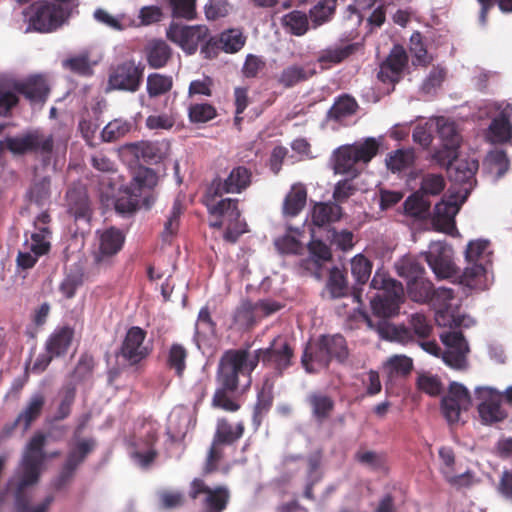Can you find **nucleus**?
I'll list each match as a JSON object with an SVG mask.
<instances>
[{
    "instance_id": "16",
    "label": "nucleus",
    "mask_w": 512,
    "mask_h": 512,
    "mask_svg": "<svg viewBox=\"0 0 512 512\" xmlns=\"http://www.w3.org/2000/svg\"><path fill=\"white\" fill-rule=\"evenodd\" d=\"M23 95L32 104V74L25 77V82L12 79L0 81V116H6L16 106Z\"/></svg>"
},
{
    "instance_id": "47",
    "label": "nucleus",
    "mask_w": 512,
    "mask_h": 512,
    "mask_svg": "<svg viewBox=\"0 0 512 512\" xmlns=\"http://www.w3.org/2000/svg\"><path fill=\"white\" fill-rule=\"evenodd\" d=\"M69 209L78 217L84 216L88 210V197L83 186L70 187L66 193Z\"/></svg>"
},
{
    "instance_id": "2",
    "label": "nucleus",
    "mask_w": 512,
    "mask_h": 512,
    "mask_svg": "<svg viewBox=\"0 0 512 512\" xmlns=\"http://www.w3.org/2000/svg\"><path fill=\"white\" fill-rule=\"evenodd\" d=\"M370 285L376 291L370 299L371 309L379 320L376 324L372 320H368L369 326H375L379 336L383 339L400 343L408 342L411 338L408 329L386 321L399 313L400 305L404 300L402 284L391 278L386 272L377 270Z\"/></svg>"
},
{
    "instance_id": "52",
    "label": "nucleus",
    "mask_w": 512,
    "mask_h": 512,
    "mask_svg": "<svg viewBox=\"0 0 512 512\" xmlns=\"http://www.w3.org/2000/svg\"><path fill=\"white\" fill-rule=\"evenodd\" d=\"M298 229H289V231L281 237L275 239L276 249L281 254H299L303 250V245L298 239Z\"/></svg>"
},
{
    "instance_id": "25",
    "label": "nucleus",
    "mask_w": 512,
    "mask_h": 512,
    "mask_svg": "<svg viewBox=\"0 0 512 512\" xmlns=\"http://www.w3.org/2000/svg\"><path fill=\"white\" fill-rule=\"evenodd\" d=\"M495 107L499 115L491 122L487 136L493 143H503L512 137V125L509 120L512 117V105L502 102L495 104Z\"/></svg>"
},
{
    "instance_id": "37",
    "label": "nucleus",
    "mask_w": 512,
    "mask_h": 512,
    "mask_svg": "<svg viewBox=\"0 0 512 512\" xmlns=\"http://www.w3.org/2000/svg\"><path fill=\"white\" fill-rule=\"evenodd\" d=\"M94 19L115 31H124L134 25V20L126 14H110L108 11L98 8L94 11Z\"/></svg>"
},
{
    "instance_id": "12",
    "label": "nucleus",
    "mask_w": 512,
    "mask_h": 512,
    "mask_svg": "<svg viewBox=\"0 0 512 512\" xmlns=\"http://www.w3.org/2000/svg\"><path fill=\"white\" fill-rule=\"evenodd\" d=\"M471 406L468 389L461 383L451 382L448 393L442 398L441 410L446 420L453 424L461 420V414Z\"/></svg>"
},
{
    "instance_id": "38",
    "label": "nucleus",
    "mask_w": 512,
    "mask_h": 512,
    "mask_svg": "<svg viewBox=\"0 0 512 512\" xmlns=\"http://www.w3.org/2000/svg\"><path fill=\"white\" fill-rule=\"evenodd\" d=\"M489 266L490 264L485 263H467L461 276V282L469 288H482Z\"/></svg>"
},
{
    "instance_id": "43",
    "label": "nucleus",
    "mask_w": 512,
    "mask_h": 512,
    "mask_svg": "<svg viewBox=\"0 0 512 512\" xmlns=\"http://www.w3.org/2000/svg\"><path fill=\"white\" fill-rule=\"evenodd\" d=\"M307 193L304 186L293 185L283 205L285 215L296 216L306 204Z\"/></svg>"
},
{
    "instance_id": "28",
    "label": "nucleus",
    "mask_w": 512,
    "mask_h": 512,
    "mask_svg": "<svg viewBox=\"0 0 512 512\" xmlns=\"http://www.w3.org/2000/svg\"><path fill=\"white\" fill-rule=\"evenodd\" d=\"M94 442L89 439L81 440L71 449L64 467L57 478L55 485L60 488L73 475L77 466L85 459L87 454L93 449Z\"/></svg>"
},
{
    "instance_id": "11",
    "label": "nucleus",
    "mask_w": 512,
    "mask_h": 512,
    "mask_svg": "<svg viewBox=\"0 0 512 512\" xmlns=\"http://www.w3.org/2000/svg\"><path fill=\"white\" fill-rule=\"evenodd\" d=\"M143 80V68L134 60H126L114 67L109 75L108 86L112 90L136 92Z\"/></svg>"
},
{
    "instance_id": "17",
    "label": "nucleus",
    "mask_w": 512,
    "mask_h": 512,
    "mask_svg": "<svg viewBox=\"0 0 512 512\" xmlns=\"http://www.w3.org/2000/svg\"><path fill=\"white\" fill-rule=\"evenodd\" d=\"M435 131L440 139L443 151L435 153L437 161L444 158H454L460 147L462 137L456 123L450 118L443 116L435 117Z\"/></svg>"
},
{
    "instance_id": "30",
    "label": "nucleus",
    "mask_w": 512,
    "mask_h": 512,
    "mask_svg": "<svg viewBox=\"0 0 512 512\" xmlns=\"http://www.w3.org/2000/svg\"><path fill=\"white\" fill-rule=\"evenodd\" d=\"M412 368V359L405 355H393L382 365V371L388 383H393L400 378L406 377Z\"/></svg>"
},
{
    "instance_id": "53",
    "label": "nucleus",
    "mask_w": 512,
    "mask_h": 512,
    "mask_svg": "<svg viewBox=\"0 0 512 512\" xmlns=\"http://www.w3.org/2000/svg\"><path fill=\"white\" fill-rule=\"evenodd\" d=\"M308 402L314 417L318 420L326 418L334 405L333 400L329 396L319 392L310 394L308 396Z\"/></svg>"
},
{
    "instance_id": "62",
    "label": "nucleus",
    "mask_w": 512,
    "mask_h": 512,
    "mask_svg": "<svg viewBox=\"0 0 512 512\" xmlns=\"http://www.w3.org/2000/svg\"><path fill=\"white\" fill-rule=\"evenodd\" d=\"M435 117L429 118L425 123L418 124L412 134L413 141L423 148H427L433 140L435 131Z\"/></svg>"
},
{
    "instance_id": "59",
    "label": "nucleus",
    "mask_w": 512,
    "mask_h": 512,
    "mask_svg": "<svg viewBox=\"0 0 512 512\" xmlns=\"http://www.w3.org/2000/svg\"><path fill=\"white\" fill-rule=\"evenodd\" d=\"M258 319L256 305L250 302H242L234 313L235 324L243 328L253 325Z\"/></svg>"
},
{
    "instance_id": "50",
    "label": "nucleus",
    "mask_w": 512,
    "mask_h": 512,
    "mask_svg": "<svg viewBox=\"0 0 512 512\" xmlns=\"http://www.w3.org/2000/svg\"><path fill=\"white\" fill-rule=\"evenodd\" d=\"M312 74V70H307L299 65H291L282 70L278 76V82L288 88L307 80Z\"/></svg>"
},
{
    "instance_id": "22",
    "label": "nucleus",
    "mask_w": 512,
    "mask_h": 512,
    "mask_svg": "<svg viewBox=\"0 0 512 512\" xmlns=\"http://www.w3.org/2000/svg\"><path fill=\"white\" fill-rule=\"evenodd\" d=\"M204 496V507L206 512H221L226 508L229 500L227 488L219 486L214 489L208 487L202 480L194 479L191 483L190 496L196 499Z\"/></svg>"
},
{
    "instance_id": "51",
    "label": "nucleus",
    "mask_w": 512,
    "mask_h": 512,
    "mask_svg": "<svg viewBox=\"0 0 512 512\" xmlns=\"http://www.w3.org/2000/svg\"><path fill=\"white\" fill-rule=\"evenodd\" d=\"M283 26L293 35L302 36L309 29V20L304 12L294 10L282 19Z\"/></svg>"
},
{
    "instance_id": "61",
    "label": "nucleus",
    "mask_w": 512,
    "mask_h": 512,
    "mask_svg": "<svg viewBox=\"0 0 512 512\" xmlns=\"http://www.w3.org/2000/svg\"><path fill=\"white\" fill-rule=\"evenodd\" d=\"M352 52L351 46L345 47H329L323 50L319 57L318 61L321 63L322 67L326 68L332 64H337L344 60L346 57L350 55Z\"/></svg>"
},
{
    "instance_id": "14",
    "label": "nucleus",
    "mask_w": 512,
    "mask_h": 512,
    "mask_svg": "<svg viewBox=\"0 0 512 512\" xmlns=\"http://www.w3.org/2000/svg\"><path fill=\"white\" fill-rule=\"evenodd\" d=\"M446 161L450 180L460 185L458 193H463V196L467 197L476 182L475 173L479 167L478 161L473 158L457 159L455 156L454 158H444L440 162L444 164Z\"/></svg>"
},
{
    "instance_id": "49",
    "label": "nucleus",
    "mask_w": 512,
    "mask_h": 512,
    "mask_svg": "<svg viewBox=\"0 0 512 512\" xmlns=\"http://www.w3.org/2000/svg\"><path fill=\"white\" fill-rule=\"evenodd\" d=\"M187 350L181 344H172L166 355V365L181 377L186 368Z\"/></svg>"
},
{
    "instance_id": "23",
    "label": "nucleus",
    "mask_w": 512,
    "mask_h": 512,
    "mask_svg": "<svg viewBox=\"0 0 512 512\" xmlns=\"http://www.w3.org/2000/svg\"><path fill=\"white\" fill-rule=\"evenodd\" d=\"M145 339L146 332L142 328L131 327L121 346L122 357L131 364H136L147 357L151 347Z\"/></svg>"
},
{
    "instance_id": "63",
    "label": "nucleus",
    "mask_w": 512,
    "mask_h": 512,
    "mask_svg": "<svg viewBox=\"0 0 512 512\" xmlns=\"http://www.w3.org/2000/svg\"><path fill=\"white\" fill-rule=\"evenodd\" d=\"M429 207V201L419 190L409 196L404 202L405 211L413 216L424 214L428 211Z\"/></svg>"
},
{
    "instance_id": "58",
    "label": "nucleus",
    "mask_w": 512,
    "mask_h": 512,
    "mask_svg": "<svg viewBox=\"0 0 512 512\" xmlns=\"http://www.w3.org/2000/svg\"><path fill=\"white\" fill-rule=\"evenodd\" d=\"M372 272V263L362 254H357L351 259V273L355 281L364 284Z\"/></svg>"
},
{
    "instance_id": "45",
    "label": "nucleus",
    "mask_w": 512,
    "mask_h": 512,
    "mask_svg": "<svg viewBox=\"0 0 512 512\" xmlns=\"http://www.w3.org/2000/svg\"><path fill=\"white\" fill-rule=\"evenodd\" d=\"M414 159L415 155L412 149H398L386 156L385 163L388 170L397 173L408 169Z\"/></svg>"
},
{
    "instance_id": "27",
    "label": "nucleus",
    "mask_w": 512,
    "mask_h": 512,
    "mask_svg": "<svg viewBox=\"0 0 512 512\" xmlns=\"http://www.w3.org/2000/svg\"><path fill=\"white\" fill-rule=\"evenodd\" d=\"M251 182L250 171L242 166L232 169L228 177L221 182L214 181L210 191L213 190L215 195H222L223 193H240L246 189Z\"/></svg>"
},
{
    "instance_id": "13",
    "label": "nucleus",
    "mask_w": 512,
    "mask_h": 512,
    "mask_svg": "<svg viewBox=\"0 0 512 512\" xmlns=\"http://www.w3.org/2000/svg\"><path fill=\"white\" fill-rule=\"evenodd\" d=\"M425 259L437 278H450L456 273L453 249L444 241L431 242Z\"/></svg>"
},
{
    "instance_id": "4",
    "label": "nucleus",
    "mask_w": 512,
    "mask_h": 512,
    "mask_svg": "<svg viewBox=\"0 0 512 512\" xmlns=\"http://www.w3.org/2000/svg\"><path fill=\"white\" fill-rule=\"evenodd\" d=\"M379 146V140L373 137L351 145L340 146L332 156L335 173L355 177L360 169L377 154Z\"/></svg>"
},
{
    "instance_id": "55",
    "label": "nucleus",
    "mask_w": 512,
    "mask_h": 512,
    "mask_svg": "<svg viewBox=\"0 0 512 512\" xmlns=\"http://www.w3.org/2000/svg\"><path fill=\"white\" fill-rule=\"evenodd\" d=\"M336 0H320L311 10L310 18L314 27L327 22L333 15Z\"/></svg>"
},
{
    "instance_id": "24",
    "label": "nucleus",
    "mask_w": 512,
    "mask_h": 512,
    "mask_svg": "<svg viewBox=\"0 0 512 512\" xmlns=\"http://www.w3.org/2000/svg\"><path fill=\"white\" fill-rule=\"evenodd\" d=\"M408 62L405 49L400 45H395L387 59L380 65L377 74L382 83H388L392 86L399 81L402 72Z\"/></svg>"
},
{
    "instance_id": "34",
    "label": "nucleus",
    "mask_w": 512,
    "mask_h": 512,
    "mask_svg": "<svg viewBox=\"0 0 512 512\" xmlns=\"http://www.w3.org/2000/svg\"><path fill=\"white\" fill-rule=\"evenodd\" d=\"M146 59L151 68L164 67L171 57V49L163 40H150L145 47Z\"/></svg>"
},
{
    "instance_id": "1",
    "label": "nucleus",
    "mask_w": 512,
    "mask_h": 512,
    "mask_svg": "<svg viewBox=\"0 0 512 512\" xmlns=\"http://www.w3.org/2000/svg\"><path fill=\"white\" fill-rule=\"evenodd\" d=\"M292 350L286 342L275 341L269 348L253 353L230 350L224 353L219 363L218 380L221 386L235 390L239 376L249 377L261 361L265 366L275 369L278 375L290 366Z\"/></svg>"
},
{
    "instance_id": "10",
    "label": "nucleus",
    "mask_w": 512,
    "mask_h": 512,
    "mask_svg": "<svg viewBox=\"0 0 512 512\" xmlns=\"http://www.w3.org/2000/svg\"><path fill=\"white\" fill-rule=\"evenodd\" d=\"M167 38L177 44L185 53L194 54L198 46L208 38V28L203 25H180L171 23L166 32Z\"/></svg>"
},
{
    "instance_id": "15",
    "label": "nucleus",
    "mask_w": 512,
    "mask_h": 512,
    "mask_svg": "<svg viewBox=\"0 0 512 512\" xmlns=\"http://www.w3.org/2000/svg\"><path fill=\"white\" fill-rule=\"evenodd\" d=\"M98 246L93 253L94 261L99 266H108L120 252L125 242V235L115 227L97 231Z\"/></svg>"
},
{
    "instance_id": "48",
    "label": "nucleus",
    "mask_w": 512,
    "mask_h": 512,
    "mask_svg": "<svg viewBox=\"0 0 512 512\" xmlns=\"http://www.w3.org/2000/svg\"><path fill=\"white\" fill-rule=\"evenodd\" d=\"M21 426L22 433L28 431L32 426V398L27 402L25 409L17 416V418L4 425L0 433V440H4L12 435L14 430Z\"/></svg>"
},
{
    "instance_id": "57",
    "label": "nucleus",
    "mask_w": 512,
    "mask_h": 512,
    "mask_svg": "<svg viewBox=\"0 0 512 512\" xmlns=\"http://www.w3.org/2000/svg\"><path fill=\"white\" fill-rule=\"evenodd\" d=\"M34 160L41 158L44 167L50 165L52 159L53 138L52 136L40 137L34 132Z\"/></svg>"
},
{
    "instance_id": "56",
    "label": "nucleus",
    "mask_w": 512,
    "mask_h": 512,
    "mask_svg": "<svg viewBox=\"0 0 512 512\" xmlns=\"http://www.w3.org/2000/svg\"><path fill=\"white\" fill-rule=\"evenodd\" d=\"M445 185V179L441 174L428 173L423 175L419 191L425 197L435 196L444 190Z\"/></svg>"
},
{
    "instance_id": "5",
    "label": "nucleus",
    "mask_w": 512,
    "mask_h": 512,
    "mask_svg": "<svg viewBox=\"0 0 512 512\" xmlns=\"http://www.w3.org/2000/svg\"><path fill=\"white\" fill-rule=\"evenodd\" d=\"M6 491L14 496L15 512H32V435L26 440L21 462L7 480Z\"/></svg>"
},
{
    "instance_id": "31",
    "label": "nucleus",
    "mask_w": 512,
    "mask_h": 512,
    "mask_svg": "<svg viewBox=\"0 0 512 512\" xmlns=\"http://www.w3.org/2000/svg\"><path fill=\"white\" fill-rule=\"evenodd\" d=\"M156 437L154 433H148L147 438L139 439L134 443V447L130 452L133 461L140 467H148L156 456L154 449Z\"/></svg>"
},
{
    "instance_id": "9",
    "label": "nucleus",
    "mask_w": 512,
    "mask_h": 512,
    "mask_svg": "<svg viewBox=\"0 0 512 512\" xmlns=\"http://www.w3.org/2000/svg\"><path fill=\"white\" fill-rule=\"evenodd\" d=\"M477 411L481 422L493 425L503 422L508 417V410L502 404V394L499 390L483 386L475 389Z\"/></svg>"
},
{
    "instance_id": "21",
    "label": "nucleus",
    "mask_w": 512,
    "mask_h": 512,
    "mask_svg": "<svg viewBox=\"0 0 512 512\" xmlns=\"http://www.w3.org/2000/svg\"><path fill=\"white\" fill-rule=\"evenodd\" d=\"M243 431L244 426L242 423H238L235 427H233L225 420L218 421L214 441L208 454V460L205 469L206 472L212 471L213 463L221 458L223 446L232 444L234 441L239 439L242 436Z\"/></svg>"
},
{
    "instance_id": "19",
    "label": "nucleus",
    "mask_w": 512,
    "mask_h": 512,
    "mask_svg": "<svg viewBox=\"0 0 512 512\" xmlns=\"http://www.w3.org/2000/svg\"><path fill=\"white\" fill-rule=\"evenodd\" d=\"M467 197H458L450 195L448 198L442 199L435 205L433 214V226L441 232L449 235L458 234L455 226V216L458 213L460 206Z\"/></svg>"
},
{
    "instance_id": "46",
    "label": "nucleus",
    "mask_w": 512,
    "mask_h": 512,
    "mask_svg": "<svg viewBox=\"0 0 512 512\" xmlns=\"http://www.w3.org/2000/svg\"><path fill=\"white\" fill-rule=\"evenodd\" d=\"M137 157H141L144 161L157 163L165 157L167 153V145L160 142H142L135 145Z\"/></svg>"
},
{
    "instance_id": "39",
    "label": "nucleus",
    "mask_w": 512,
    "mask_h": 512,
    "mask_svg": "<svg viewBox=\"0 0 512 512\" xmlns=\"http://www.w3.org/2000/svg\"><path fill=\"white\" fill-rule=\"evenodd\" d=\"M397 274L406 279L407 283L420 279L424 274V267L418 260L410 255L403 256L395 262Z\"/></svg>"
},
{
    "instance_id": "36",
    "label": "nucleus",
    "mask_w": 512,
    "mask_h": 512,
    "mask_svg": "<svg viewBox=\"0 0 512 512\" xmlns=\"http://www.w3.org/2000/svg\"><path fill=\"white\" fill-rule=\"evenodd\" d=\"M342 215L341 207L336 203H318L312 210V223L318 228L335 222Z\"/></svg>"
},
{
    "instance_id": "32",
    "label": "nucleus",
    "mask_w": 512,
    "mask_h": 512,
    "mask_svg": "<svg viewBox=\"0 0 512 512\" xmlns=\"http://www.w3.org/2000/svg\"><path fill=\"white\" fill-rule=\"evenodd\" d=\"M309 257L301 261V266L306 270L318 274L321 265L330 260V248L321 240H312L308 245Z\"/></svg>"
},
{
    "instance_id": "40",
    "label": "nucleus",
    "mask_w": 512,
    "mask_h": 512,
    "mask_svg": "<svg viewBox=\"0 0 512 512\" xmlns=\"http://www.w3.org/2000/svg\"><path fill=\"white\" fill-rule=\"evenodd\" d=\"M28 234V231L25 232L24 245L26 246V251H19L16 258L17 269L15 273V283L21 285L25 284L28 270L32 268V244H29V241L32 240V233L30 234V238Z\"/></svg>"
},
{
    "instance_id": "60",
    "label": "nucleus",
    "mask_w": 512,
    "mask_h": 512,
    "mask_svg": "<svg viewBox=\"0 0 512 512\" xmlns=\"http://www.w3.org/2000/svg\"><path fill=\"white\" fill-rule=\"evenodd\" d=\"M172 87V78L159 73L147 77V92L150 97H156L168 92Z\"/></svg>"
},
{
    "instance_id": "35",
    "label": "nucleus",
    "mask_w": 512,
    "mask_h": 512,
    "mask_svg": "<svg viewBox=\"0 0 512 512\" xmlns=\"http://www.w3.org/2000/svg\"><path fill=\"white\" fill-rule=\"evenodd\" d=\"M492 250L487 239L472 240L467 244L465 260L467 263L491 264Z\"/></svg>"
},
{
    "instance_id": "7",
    "label": "nucleus",
    "mask_w": 512,
    "mask_h": 512,
    "mask_svg": "<svg viewBox=\"0 0 512 512\" xmlns=\"http://www.w3.org/2000/svg\"><path fill=\"white\" fill-rule=\"evenodd\" d=\"M440 338L445 346L444 351L434 341H423L421 342V347L431 355H441L444 363L451 368H464L469 347L463 335L457 331H448L442 333Z\"/></svg>"
},
{
    "instance_id": "41",
    "label": "nucleus",
    "mask_w": 512,
    "mask_h": 512,
    "mask_svg": "<svg viewBox=\"0 0 512 512\" xmlns=\"http://www.w3.org/2000/svg\"><path fill=\"white\" fill-rule=\"evenodd\" d=\"M2 141V147L14 156H22L32 152V130L27 129L23 135L7 136Z\"/></svg>"
},
{
    "instance_id": "44",
    "label": "nucleus",
    "mask_w": 512,
    "mask_h": 512,
    "mask_svg": "<svg viewBox=\"0 0 512 512\" xmlns=\"http://www.w3.org/2000/svg\"><path fill=\"white\" fill-rule=\"evenodd\" d=\"M357 102L350 96L340 97L328 111V118L339 123H344L357 110Z\"/></svg>"
},
{
    "instance_id": "26",
    "label": "nucleus",
    "mask_w": 512,
    "mask_h": 512,
    "mask_svg": "<svg viewBox=\"0 0 512 512\" xmlns=\"http://www.w3.org/2000/svg\"><path fill=\"white\" fill-rule=\"evenodd\" d=\"M246 37L240 29H227L223 31L218 40L210 38L206 41L205 46L202 47L201 53L205 57H210V49L214 50L215 47L220 48L226 53H236L245 45Z\"/></svg>"
},
{
    "instance_id": "18",
    "label": "nucleus",
    "mask_w": 512,
    "mask_h": 512,
    "mask_svg": "<svg viewBox=\"0 0 512 512\" xmlns=\"http://www.w3.org/2000/svg\"><path fill=\"white\" fill-rule=\"evenodd\" d=\"M69 17V11L62 4L39 3L34 11V30L52 32Z\"/></svg>"
},
{
    "instance_id": "42",
    "label": "nucleus",
    "mask_w": 512,
    "mask_h": 512,
    "mask_svg": "<svg viewBox=\"0 0 512 512\" xmlns=\"http://www.w3.org/2000/svg\"><path fill=\"white\" fill-rule=\"evenodd\" d=\"M157 182L158 176L151 168L139 167L135 171L133 180L128 187L136 191L141 197L145 190H151L157 185Z\"/></svg>"
},
{
    "instance_id": "20",
    "label": "nucleus",
    "mask_w": 512,
    "mask_h": 512,
    "mask_svg": "<svg viewBox=\"0 0 512 512\" xmlns=\"http://www.w3.org/2000/svg\"><path fill=\"white\" fill-rule=\"evenodd\" d=\"M73 334V330L66 326L56 329L46 342V352L40 354L34 362V370H45L54 357L65 354L71 344Z\"/></svg>"
},
{
    "instance_id": "54",
    "label": "nucleus",
    "mask_w": 512,
    "mask_h": 512,
    "mask_svg": "<svg viewBox=\"0 0 512 512\" xmlns=\"http://www.w3.org/2000/svg\"><path fill=\"white\" fill-rule=\"evenodd\" d=\"M132 124L123 119L110 121L102 130L101 137L105 142H113L124 137L130 130Z\"/></svg>"
},
{
    "instance_id": "8",
    "label": "nucleus",
    "mask_w": 512,
    "mask_h": 512,
    "mask_svg": "<svg viewBox=\"0 0 512 512\" xmlns=\"http://www.w3.org/2000/svg\"><path fill=\"white\" fill-rule=\"evenodd\" d=\"M209 213L216 217L211 221L212 227H221L227 224L225 239L235 242L237 238L246 232V223L240 220V211L237 207V200L226 198L220 200L217 204H207Z\"/></svg>"
},
{
    "instance_id": "3",
    "label": "nucleus",
    "mask_w": 512,
    "mask_h": 512,
    "mask_svg": "<svg viewBox=\"0 0 512 512\" xmlns=\"http://www.w3.org/2000/svg\"><path fill=\"white\" fill-rule=\"evenodd\" d=\"M407 290L409 297L415 302H432L438 326L468 328L474 324V320L470 316L460 313L452 289L439 287L434 290L432 283L421 276L420 279L408 282Z\"/></svg>"
},
{
    "instance_id": "33",
    "label": "nucleus",
    "mask_w": 512,
    "mask_h": 512,
    "mask_svg": "<svg viewBox=\"0 0 512 512\" xmlns=\"http://www.w3.org/2000/svg\"><path fill=\"white\" fill-rule=\"evenodd\" d=\"M38 221L41 226L34 223V263L37 257L47 254L51 248V231L47 226L49 215L46 212L41 213Z\"/></svg>"
},
{
    "instance_id": "29",
    "label": "nucleus",
    "mask_w": 512,
    "mask_h": 512,
    "mask_svg": "<svg viewBox=\"0 0 512 512\" xmlns=\"http://www.w3.org/2000/svg\"><path fill=\"white\" fill-rule=\"evenodd\" d=\"M389 0H355L349 9L357 16V21H361L365 17V12L369 11L374 5L379 3L377 8L368 16V23L371 27H380L386 18L384 5Z\"/></svg>"
},
{
    "instance_id": "64",
    "label": "nucleus",
    "mask_w": 512,
    "mask_h": 512,
    "mask_svg": "<svg viewBox=\"0 0 512 512\" xmlns=\"http://www.w3.org/2000/svg\"><path fill=\"white\" fill-rule=\"evenodd\" d=\"M326 238L339 249L346 251L354 245V235L351 231L343 229L337 231L336 229H328Z\"/></svg>"
},
{
    "instance_id": "6",
    "label": "nucleus",
    "mask_w": 512,
    "mask_h": 512,
    "mask_svg": "<svg viewBox=\"0 0 512 512\" xmlns=\"http://www.w3.org/2000/svg\"><path fill=\"white\" fill-rule=\"evenodd\" d=\"M346 356L345 339L336 334L322 336L317 343L309 344L304 350L301 361L307 373H315L327 367L331 359L343 361Z\"/></svg>"
}]
</instances>
